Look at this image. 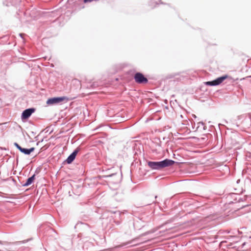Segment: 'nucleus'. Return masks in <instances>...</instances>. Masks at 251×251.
Here are the masks:
<instances>
[{"label":"nucleus","instance_id":"1a4fd4ad","mask_svg":"<svg viewBox=\"0 0 251 251\" xmlns=\"http://www.w3.org/2000/svg\"><path fill=\"white\" fill-rule=\"evenodd\" d=\"M35 150L34 148H31L29 149H26L22 148L21 151L25 154H29L31 152Z\"/></svg>","mask_w":251,"mask_h":251},{"label":"nucleus","instance_id":"7ed1b4c3","mask_svg":"<svg viewBox=\"0 0 251 251\" xmlns=\"http://www.w3.org/2000/svg\"><path fill=\"white\" fill-rule=\"evenodd\" d=\"M67 100L68 98L66 97L52 98L49 99L46 103L48 105H53Z\"/></svg>","mask_w":251,"mask_h":251},{"label":"nucleus","instance_id":"20e7f679","mask_svg":"<svg viewBox=\"0 0 251 251\" xmlns=\"http://www.w3.org/2000/svg\"><path fill=\"white\" fill-rule=\"evenodd\" d=\"M134 79L138 83H147L148 79L140 73H137L134 75Z\"/></svg>","mask_w":251,"mask_h":251},{"label":"nucleus","instance_id":"6e6552de","mask_svg":"<svg viewBox=\"0 0 251 251\" xmlns=\"http://www.w3.org/2000/svg\"><path fill=\"white\" fill-rule=\"evenodd\" d=\"M35 175H34L32 176H31L30 177H29L27 179L26 182L23 184V186H27L30 185L33 182V181L35 180Z\"/></svg>","mask_w":251,"mask_h":251},{"label":"nucleus","instance_id":"39448f33","mask_svg":"<svg viewBox=\"0 0 251 251\" xmlns=\"http://www.w3.org/2000/svg\"><path fill=\"white\" fill-rule=\"evenodd\" d=\"M34 111V109L29 108L24 110L22 115V119L25 120L28 119Z\"/></svg>","mask_w":251,"mask_h":251},{"label":"nucleus","instance_id":"9b49d317","mask_svg":"<svg viewBox=\"0 0 251 251\" xmlns=\"http://www.w3.org/2000/svg\"><path fill=\"white\" fill-rule=\"evenodd\" d=\"M250 77H251V76H250Z\"/></svg>","mask_w":251,"mask_h":251},{"label":"nucleus","instance_id":"f257e3e1","mask_svg":"<svg viewBox=\"0 0 251 251\" xmlns=\"http://www.w3.org/2000/svg\"><path fill=\"white\" fill-rule=\"evenodd\" d=\"M175 163V161L172 160L166 159L163 161L159 162L149 161L148 166L152 169H161L162 168L170 166Z\"/></svg>","mask_w":251,"mask_h":251},{"label":"nucleus","instance_id":"9d476101","mask_svg":"<svg viewBox=\"0 0 251 251\" xmlns=\"http://www.w3.org/2000/svg\"><path fill=\"white\" fill-rule=\"evenodd\" d=\"M14 145L20 151H21L22 147L18 144L15 143Z\"/></svg>","mask_w":251,"mask_h":251},{"label":"nucleus","instance_id":"0eeeda50","mask_svg":"<svg viewBox=\"0 0 251 251\" xmlns=\"http://www.w3.org/2000/svg\"><path fill=\"white\" fill-rule=\"evenodd\" d=\"M78 151V150H75L67 159L66 161L68 164L71 163L75 159Z\"/></svg>","mask_w":251,"mask_h":251},{"label":"nucleus","instance_id":"423d86ee","mask_svg":"<svg viewBox=\"0 0 251 251\" xmlns=\"http://www.w3.org/2000/svg\"><path fill=\"white\" fill-rule=\"evenodd\" d=\"M71 86L75 89H79L81 86V82L77 79H74L71 81Z\"/></svg>","mask_w":251,"mask_h":251},{"label":"nucleus","instance_id":"f03ea898","mask_svg":"<svg viewBox=\"0 0 251 251\" xmlns=\"http://www.w3.org/2000/svg\"><path fill=\"white\" fill-rule=\"evenodd\" d=\"M228 77L227 75H225L221 77H218L215 80L211 81H206L205 84L208 86H216L221 84L225 79Z\"/></svg>","mask_w":251,"mask_h":251}]
</instances>
